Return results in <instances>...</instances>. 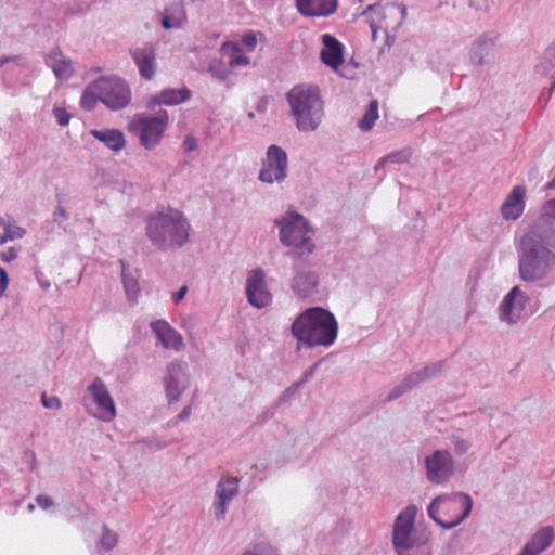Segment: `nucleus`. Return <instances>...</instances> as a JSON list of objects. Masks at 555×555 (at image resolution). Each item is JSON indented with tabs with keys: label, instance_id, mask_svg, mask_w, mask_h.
<instances>
[{
	"label": "nucleus",
	"instance_id": "nucleus-1",
	"mask_svg": "<svg viewBox=\"0 0 555 555\" xmlns=\"http://www.w3.org/2000/svg\"><path fill=\"white\" fill-rule=\"evenodd\" d=\"M518 275L537 283L555 269V198L546 201L539 215L515 236Z\"/></svg>",
	"mask_w": 555,
	"mask_h": 555
},
{
	"label": "nucleus",
	"instance_id": "nucleus-2",
	"mask_svg": "<svg viewBox=\"0 0 555 555\" xmlns=\"http://www.w3.org/2000/svg\"><path fill=\"white\" fill-rule=\"evenodd\" d=\"M191 225L177 209H167L150 215L145 223V235L151 245L160 251L183 247L190 237Z\"/></svg>",
	"mask_w": 555,
	"mask_h": 555
},
{
	"label": "nucleus",
	"instance_id": "nucleus-3",
	"mask_svg": "<svg viewBox=\"0 0 555 555\" xmlns=\"http://www.w3.org/2000/svg\"><path fill=\"white\" fill-rule=\"evenodd\" d=\"M291 331L299 343L308 347H327L337 337L338 324L333 313L321 307H312L295 319Z\"/></svg>",
	"mask_w": 555,
	"mask_h": 555
},
{
	"label": "nucleus",
	"instance_id": "nucleus-4",
	"mask_svg": "<svg viewBox=\"0 0 555 555\" xmlns=\"http://www.w3.org/2000/svg\"><path fill=\"white\" fill-rule=\"evenodd\" d=\"M286 100L299 131L311 132L319 127L324 116V107L317 87L294 86L286 93Z\"/></svg>",
	"mask_w": 555,
	"mask_h": 555
},
{
	"label": "nucleus",
	"instance_id": "nucleus-5",
	"mask_svg": "<svg viewBox=\"0 0 555 555\" xmlns=\"http://www.w3.org/2000/svg\"><path fill=\"white\" fill-rule=\"evenodd\" d=\"M472 508V498L468 494L457 492L435 498L429 504L427 513L440 527L452 529L470 514Z\"/></svg>",
	"mask_w": 555,
	"mask_h": 555
},
{
	"label": "nucleus",
	"instance_id": "nucleus-6",
	"mask_svg": "<svg viewBox=\"0 0 555 555\" xmlns=\"http://www.w3.org/2000/svg\"><path fill=\"white\" fill-rule=\"evenodd\" d=\"M279 228V240L282 245L292 247L291 250L305 251L310 255L315 246L310 236V227L302 215L288 211L283 217L275 219Z\"/></svg>",
	"mask_w": 555,
	"mask_h": 555
},
{
	"label": "nucleus",
	"instance_id": "nucleus-7",
	"mask_svg": "<svg viewBox=\"0 0 555 555\" xmlns=\"http://www.w3.org/2000/svg\"><path fill=\"white\" fill-rule=\"evenodd\" d=\"M168 125V113L159 111L156 116L137 115L129 125V130L138 135L140 144L153 150L162 140Z\"/></svg>",
	"mask_w": 555,
	"mask_h": 555
},
{
	"label": "nucleus",
	"instance_id": "nucleus-8",
	"mask_svg": "<svg viewBox=\"0 0 555 555\" xmlns=\"http://www.w3.org/2000/svg\"><path fill=\"white\" fill-rule=\"evenodd\" d=\"M83 405L90 415L101 421L111 422L116 417L114 400L109 395L107 386L100 377H96L87 387L83 396Z\"/></svg>",
	"mask_w": 555,
	"mask_h": 555
},
{
	"label": "nucleus",
	"instance_id": "nucleus-9",
	"mask_svg": "<svg viewBox=\"0 0 555 555\" xmlns=\"http://www.w3.org/2000/svg\"><path fill=\"white\" fill-rule=\"evenodd\" d=\"M286 256L293 259V272L291 288L300 298H307L317 293L319 274L310 266L306 264L305 251L289 250Z\"/></svg>",
	"mask_w": 555,
	"mask_h": 555
},
{
	"label": "nucleus",
	"instance_id": "nucleus-10",
	"mask_svg": "<svg viewBox=\"0 0 555 555\" xmlns=\"http://www.w3.org/2000/svg\"><path fill=\"white\" fill-rule=\"evenodd\" d=\"M415 513L416 507L410 505L395 520L392 544L398 555H409V551L418 545L414 530Z\"/></svg>",
	"mask_w": 555,
	"mask_h": 555
},
{
	"label": "nucleus",
	"instance_id": "nucleus-11",
	"mask_svg": "<svg viewBox=\"0 0 555 555\" xmlns=\"http://www.w3.org/2000/svg\"><path fill=\"white\" fill-rule=\"evenodd\" d=\"M94 88L99 91V101L111 109L117 111L130 103V89L119 77H100L94 81Z\"/></svg>",
	"mask_w": 555,
	"mask_h": 555
},
{
	"label": "nucleus",
	"instance_id": "nucleus-12",
	"mask_svg": "<svg viewBox=\"0 0 555 555\" xmlns=\"http://www.w3.org/2000/svg\"><path fill=\"white\" fill-rule=\"evenodd\" d=\"M371 11L382 16L378 21H370V28L372 30L373 40H376L378 29H384L385 34L387 35V39H389V31L396 30L399 26H401L406 17V8L404 5L395 3H387L384 7H382L379 3L370 4L363 11L362 15H365Z\"/></svg>",
	"mask_w": 555,
	"mask_h": 555
},
{
	"label": "nucleus",
	"instance_id": "nucleus-13",
	"mask_svg": "<svg viewBox=\"0 0 555 555\" xmlns=\"http://www.w3.org/2000/svg\"><path fill=\"white\" fill-rule=\"evenodd\" d=\"M425 475L430 483H447L455 473V462L450 451L438 449L424 459Z\"/></svg>",
	"mask_w": 555,
	"mask_h": 555
},
{
	"label": "nucleus",
	"instance_id": "nucleus-14",
	"mask_svg": "<svg viewBox=\"0 0 555 555\" xmlns=\"http://www.w3.org/2000/svg\"><path fill=\"white\" fill-rule=\"evenodd\" d=\"M288 158L286 152L279 145L268 147L262 167L259 171V180L266 183H281L287 177Z\"/></svg>",
	"mask_w": 555,
	"mask_h": 555
},
{
	"label": "nucleus",
	"instance_id": "nucleus-15",
	"mask_svg": "<svg viewBox=\"0 0 555 555\" xmlns=\"http://www.w3.org/2000/svg\"><path fill=\"white\" fill-rule=\"evenodd\" d=\"M163 383L168 402L172 403L179 401L190 383L188 364L181 361L170 362L166 367Z\"/></svg>",
	"mask_w": 555,
	"mask_h": 555
},
{
	"label": "nucleus",
	"instance_id": "nucleus-16",
	"mask_svg": "<svg viewBox=\"0 0 555 555\" xmlns=\"http://www.w3.org/2000/svg\"><path fill=\"white\" fill-rule=\"evenodd\" d=\"M498 39L499 36L492 31L478 36L469 47L468 57L470 63L475 66H486L495 63Z\"/></svg>",
	"mask_w": 555,
	"mask_h": 555
},
{
	"label": "nucleus",
	"instance_id": "nucleus-17",
	"mask_svg": "<svg viewBox=\"0 0 555 555\" xmlns=\"http://www.w3.org/2000/svg\"><path fill=\"white\" fill-rule=\"evenodd\" d=\"M240 479L233 476H223L216 485L214 514L217 520H223L229 503L238 494Z\"/></svg>",
	"mask_w": 555,
	"mask_h": 555
},
{
	"label": "nucleus",
	"instance_id": "nucleus-18",
	"mask_svg": "<svg viewBox=\"0 0 555 555\" xmlns=\"http://www.w3.org/2000/svg\"><path fill=\"white\" fill-rule=\"evenodd\" d=\"M264 271L257 268L249 272L246 281V296L248 302L257 308L268 306L272 299L271 293L268 291Z\"/></svg>",
	"mask_w": 555,
	"mask_h": 555
},
{
	"label": "nucleus",
	"instance_id": "nucleus-19",
	"mask_svg": "<svg viewBox=\"0 0 555 555\" xmlns=\"http://www.w3.org/2000/svg\"><path fill=\"white\" fill-rule=\"evenodd\" d=\"M528 300L527 294L519 286H514L500 306V319L511 324L517 322Z\"/></svg>",
	"mask_w": 555,
	"mask_h": 555
},
{
	"label": "nucleus",
	"instance_id": "nucleus-20",
	"mask_svg": "<svg viewBox=\"0 0 555 555\" xmlns=\"http://www.w3.org/2000/svg\"><path fill=\"white\" fill-rule=\"evenodd\" d=\"M130 55L139 69L140 76L151 80L156 73V49L152 43L130 50Z\"/></svg>",
	"mask_w": 555,
	"mask_h": 555
},
{
	"label": "nucleus",
	"instance_id": "nucleus-21",
	"mask_svg": "<svg viewBox=\"0 0 555 555\" xmlns=\"http://www.w3.org/2000/svg\"><path fill=\"white\" fill-rule=\"evenodd\" d=\"M151 328L166 349L180 351L184 347L183 337L167 321L156 320L151 323Z\"/></svg>",
	"mask_w": 555,
	"mask_h": 555
},
{
	"label": "nucleus",
	"instance_id": "nucleus-22",
	"mask_svg": "<svg viewBox=\"0 0 555 555\" xmlns=\"http://www.w3.org/2000/svg\"><path fill=\"white\" fill-rule=\"evenodd\" d=\"M337 5V0H296L298 12L307 17L330 16Z\"/></svg>",
	"mask_w": 555,
	"mask_h": 555
},
{
	"label": "nucleus",
	"instance_id": "nucleus-23",
	"mask_svg": "<svg viewBox=\"0 0 555 555\" xmlns=\"http://www.w3.org/2000/svg\"><path fill=\"white\" fill-rule=\"evenodd\" d=\"M526 189L521 185L513 188L501 206V214L505 220L518 219L525 210Z\"/></svg>",
	"mask_w": 555,
	"mask_h": 555
},
{
	"label": "nucleus",
	"instance_id": "nucleus-24",
	"mask_svg": "<svg viewBox=\"0 0 555 555\" xmlns=\"http://www.w3.org/2000/svg\"><path fill=\"white\" fill-rule=\"evenodd\" d=\"M46 64L49 66L59 80L66 81L74 74L73 62L63 52L55 48L46 56Z\"/></svg>",
	"mask_w": 555,
	"mask_h": 555
},
{
	"label": "nucleus",
	"instance_id": "nucleus-25",
	"mask_svg": "<svg viewBox=\"0 0 555 555\" xmlns=\"http://www.w3.org/2000/svg\"><path fill=\"white\" fill-rule=\"evenodd\" d=\"M323 49L321 51V60L327 66L336 69L344 62L343 44L332 35L324 34L322 36Z\"/></svg>",
	"mask_w": 555,
	"mask_h": 555
},
{
	"label": "nucleus",
	"instance_id": "nucleus-26",
	"mask_svg": "<svg viewBox=\"0 0 555 555\" xmlns=\"http://www.w3.org/2000/svg\"><path fill=\"white\" fill-rule=\"evenodd\" d=\"M90 134L113 152H119L126 145L124 132L115 128L92 129Z\"/></svg>",
	"mask_w": 555,
	"mask_h": 555
},
{
	"label": "nucleus",
	"instance_id": "nucleus-27",
	"mask_svg": "<svg viewBox=\"0 0 555 555\" xmlns=\"http://www.w3.org/2000/svg\"><path fill=\"white\" fill-rule=\"evenodd\" d=\"M190 96L191 91L184 87L181 89H164L153 99L157 104L177 105L188 101Z\"/></svg>",
	"mask_w": 555,
	"mask_h": 555
},
{
	"label": "nucleus",
	"instance_id": "nucleus-28",
	"mask_svg": "<svg viewBox=\"0 0 555 555\" xmlns=\"http://www.w3.org/2000/svg\"><path fill=\"white\" fill-rule=\"evenodd\" d=\"M554 540V530L551 527H544L532 535L525 545L529 546L535 555L545 551Z\"/></svg>",
	"mask_w": 555,
	"mask_h": 555
},
{
	"label": "nucleus",
	"instance_id": "nucleus-29",
	"mask_svg": "<svg viewBox=\"0 0 555 555\" xmlns=\"http://www.w3.org/2000/svg\"><path fill=\"white\" fill-rule=\"evenodd\" d=\"M221 53L230 56L229 66L235 68L238 66H246L250 60L248 56L241 53V48L231 42H224L221 47Z\"/></svg>",
	"mask_w": 555,
	"mask_h": 555
},
{
	"label": "nucleus",
	"instance_id": "nucleus-30",
	"mask_svg": "<svg viewBox=\"0 0 555 555\" xmlns=\"http://www.w3.org/2000/svg\"><path fill=\"white\" fill-rule=\"evenodd\" d=\"M121 264V279L126 295L129 301L135 302L140 294L139 282L132 274L126 270L125 261L120 260Z\"/></svg>",
	"mask_w": 555,
	"mask_h": 555
},
{
	"label": "nucleus",
	"instance_id": "nucleus-31",
	"mask_svg": "<svg viewBox=\"0 0 555 555\" xmlns=\"http://www.w3.org/2000/svg\"><path fill=\"white\" fill-rule=\"evenodd\" d=\"M553 67H555V46L548 47L543 52L535 65V73L544 76L547 75Z\"/></svg>",
	"mask_w": 555,
	"mask_h": 555
},
{
	"label": "nucleus",
	"instance_id": "nucleus-32",
	"mask_svg": "<svg viewBox=\"0 0 555 555\" xmlns=\"http://www.w3.org/2000/svg\"><path fill=\"white\" fill-rule=\"evenodd\" d=\"M377 118L378 103L376 100H374L369 104L363 117L359 119L358 126L362 131H369L373 128Z\"/></svg>",
	"mask_w": 555,
	"mask_h": 555
},
{
	"label": "nucleus",
	"instance_id": "nucleus-33",
	"mask_svg": "<svg viewBox=\"0 0 555 555\" xmlns=\"http://www.w3.org/2000/svg\"><path fill=\"white\" fill-rule=\"evenodd\" d=\"M208 72L210 75L220 80L224 81L231 75L230 66L224 64L221 60H212L209 62Z\"/></svg>",
	"mask_w": 555,
	"mask_h": 555
},
{
	"label": "nucleus",
	"instance_id": "nucleus-34",
	"mask_svg": "<svg viewBox=\"0 0 555 555\" xmlns=\"http://www.w3.org/2000/svg\"><path fill=\"white\" fill-rule=\"evenodd\" d=\"M99 100V91L94 88V81L88 86L80 99V105L88 111L94 108Z\"/></svg>",
	"mask_w": 555,
	"mask_h": 555
},
{
	"label": "nucleus",
	"instance_id": "nucleus-35",
	"mask_svg": "<svg viewBox=\"0 0 555 555\" xmlns=\"http://www.w3.org/2000/svg\"><path fill=\"white\" fill-rule=\"evenodd\" d=\"M118 543V535L116 532L112 531L106 525L102 527V535L100 540L101 546L106 550H113Z\"/></svg>",
	"mask_w": 555,
	"mask_h": 555
},
{
	"label": "nucleus",
	"instance_id": "nucleus-36",
	"mask_svg": "<svg viewBox=\"0 0 555 555\" xmlns=\"http://www.w3.org/2000/svg\"><path fill=\"white\" fill-rule=\"evenodd\" d=\"M413 388V385L409 382L408 377H405L399 385L392 388L385 399V402L393 401Z\"/></svg>",
	"mask_w": 555,
	"mask_h": 555
},
{
	"label": "nucleus",
	"instance_id": "nucleus-37",
	"mask_svg": "<svg viewBox=\"0 0 555 555\" xmlns=\"http://www.w3.org/2000/svg\"><path fill=\"white\" fill-rule=\"evenodd\" d=\"M450 441L453 446V451L457 456L464 455L472 447V443L468 440L459 435H452L450 437Z\"/></svg>",
	"mask_w": 555,
	"mask_h": 555
},
{
	"label": "nucleus",
	"instance_id": "nucleus-38",
	"mask_svg": "<svg viewBox=\"0 0 555 555\" xmlns=\"http://www.w3.org/2000/svg\"><path fill=\"white\" fill-rule=\"evenodd\" d=\"M410 156H411V154L408 151H398V152L390 153L378 160L376 168H378L379 166H382L383 164L388 163V162L398 163V164L405 163L409 160Z\"/></svg>",
	"mask_w": 555,
	"mask_h": 555
},
{
	"label": "nucleus",
	"instance_id": "nucleus-39",
	"mask_svg": "<svg viewBox=\"0 0 555 555\" xmlns=\"http://www.w3.org/2000/svg\"><path fill=\"white\" fill-rule=\"evenodd\" d=\"M25 234V230L16 225H8L4 228L3 235L0 236V244H4L8 241L22 238Z\"/></svg>",
	"mask_w": 555,
	"mask_h": 555
},
{
	"label": "nucleus",
	"instance_id": "nucleus-40",
	"mask_svg": "<svg viewBox=\"0 0 555 555\" xmlns=\"http://www.w3.org/2000/svg\"><path fill=\"white\" fill-rule=\"evenodd\" d=\"M444 361H438L434 364L427 365L423 367V373L426 374V377L428 379L436 378L441 375L443 369H444Z\"/></svg>",
	"mask_w": 555,
	"mask_h": 555
},
{
	"label": "nucleus",
	"instance_id": "nucleus-41",
	"mask_svg": "<svg viewBox=\"0 0 555 555\" xmlns=\"http://www.w3.org/2000/svg\"><path fill=\"white\" fill-rule=\"evenodd\" d=\"M166 15L170 17L172 22H176L179 20V27L183 24V21L185 20V12L180 4H176L175 7L168 8L166 10Z\"/></svg>",
	"mask_w": 555,
	"mask_h": 555
},
{
	"label": "nucleus",
	"instance_id": "nucleus-42",
	"mask_svg": "<svg viewBox=\"0 0 555 555\" xmlns=\"http://www.w3.org/2000/svg\"><path fill=\"white\" fill-rule=\"evenodd\" d=\"M243 555H274L273 548L268 544H256Z\"/></svg>",
	"mask_w": 555,
	"mask_h": 555
},
{
	"label": "nucleus",
	"instance_id": "nucleus-43",
	"mask_svg": "<svg viewBox=\"0 0 555 555\" xmlns=\"http://www.w3.org/2000/svg\"><path fill=\"white\" fill-rule=\"evenodd\" d=\"M53 115L60 126H66L70 120V115L63 107L54 106Z\"/></svg>",
	"mask_w": 555,
	"mask_h": 555
},
{
	"label": "nucleus",
	"instance_id": "nucleus-44",
	"mask_svg": "<svg viewBox=\"0 0 555 555\" xmlns=\"http://www.w3.org/2000/svg\"><path fill=\"white\" fill-rule=\"evenodd\" d=\"M41 402L42 405L47 409L59 410L62 405L61 400L57 397H48L44 392L41 396Z\"/></svg>",
	"mask_w": 555,
	"mask_h": 555
},
{
	"label": "nucleus",
	"instance_id": "nucleus-45",
	"mask_svg": "<svg viewBox=\"0 0 555 555\" xmlns=\"http://www.w3.org/2000/svg\"><path fill=\"white\" fill-rule=\"evenodd\" d=\"M406 377H408L409 382L413 385V387H416L418 384H421L423 382L429 380L426 377V374L423 373V369L409 374Z\"/></svg>",
	"mask_w": 555,
	"mask_h": 555
},
{
	"label": "nucleus",
	"instance_id": "nucleus-46",
	"mask_svg": "<svg viewBox=\"0 0 555 555\" xmlns=\"http://www.w3.org/2000/svg\"><path fill=\"white\" fill-rule=\"evenodd\" d=\"M68 218H69L68 212L65 210V208H64V207H62L61 205H59V206L55 208L54 212H53V221H54L55 223H57L59 225H61V224H62V222H64V221L68 220Z\"/></svg>",
	"mask_w": 555,
	"mask_h": 555
},
{
	"label": "nucleus",
	"instance_id": "nucleus-47",
	"mask_svg": "<svg viewBox=\"0 0 555 555\" xmlns=\"http://www.w3.org/2000/svg\"><path fill=\"white\" fill-rule=\"evenodd\" d=\"M24 461L29 464V469L35 472L37 469L36 454L33 450L26 449L24 451Z\"/></svg>",
	"mask_w": 555,
	"mask_h": 555
},
{
	"label": "nucleus",
	"instance_id": "nucleus-48",
	"mask_svg": "<svg viewBox=\"0 0 555 555\" xmlns=\"http://www.w3.org/2000/svg\"><path fill=\"white\" fill-rule=\"evenodd\" d=\"M36 502L42 509H48L49 507L53 506V504H54L53 500L50 496L44 495V494L37 495Z\"/></svg>",
	"mask_w": 555,
	"mask_h": 555
},
{
	"label": "nucleus",
	"instance_id": "nucleus-49",
	"mask_svg": "<svg viewBox=\"0 0 555 555\" xmlns=\"http://www.w3.org/2000/svg\"><path fill=\"white\" fill-rule=\"evenodd\" d=\"M9 285V275L4 268L0 267V297H2L4 291Z\"/></svg>",
	"mask_w": 555,
	"mask_h": 555
},
{
	"label": "nucleus",
	"instance_id": "nucleus-50",
	"mask_svg": "<svg viewBox=\"0 0 555 555\" xmlns=\"http://www.w3.org/2000/svg\"><path fill=\"white\" fill-rule=\"evenodd\" d=\"M197 147V140L194 137H186L183 141V149L185 152H192Z\"/></svg>",
	"mask_w": 555,
	"mask_h": 555
},
{
	"label": "nucleus",
	"instance_id": "nucleus-51",
	"mask_svg": "<svg viewBox=\"0 0 555 555\" xmlns=\"http://www.w3.org/2000/svg\"><path fill=\"white\" fill-rule=\"evenodd\" d=\"M318 365L319 363L315 362L314 364L310 365L307 370H305L300 379L304 383H307L314 375Z\"/></svg>",
	"mask_w": 555,
	"mask_h": 555
},
{
	"label": "nucleus",
	"instance_id": "nucleus-52",
	"mask_svg": "<svg viewBox=\"0 0 555 555\" xmlns=\"http://www.w3.org/2000/svg\"><path fill=\"white\" fill-rule=\"evenodd\" d=\"M17 253L14 248H9L7 251H3L1 254V260L4 262H11L12 260L16 259Z\"/></svg>",
	"mask_w": 555,
	"mask_h": 555
},
{
	"label": "nucleus",
	"instance_id": "nucleus-53",
	"mask_svg": "<svg viewBox=\"0 0 555 555\" xmlns=\"http://www.w3.org/2000/svg\"><path fill=\"white\" fill-rule=\"evenodd\" d=\"M162 26L165 28V29H171V28H179V20H177L176 22H172L170 20V17H168L167 15H165L162 20Z\"/></svg>",
	"mask_w": 555,
	"mask_h": 555
},
{
	"label": "nucleus",
	"instance_id": "nucleus-54",
	"mask_svg": "<svg viewBox=\"0 0 555 555\" xmlns=\"http://www.w3.org/2000/svg\"><path fill=\"white\" fill-rule=\"evenodd\" d=\"M268 104H269V98L268 96H262L260 98L257 103H256V109L259 112V113H264L267 111V107H268Z\"/></svg>",
	"mask_w": 555,
	"mask_h": 555
},
{
	"label": "nucleus",
	"instance_id": "nucleus-55",
	"mask_svg": "<svg viewBox=\"0 0 555 555\" xmlns=\"http://www.w3.org/2000/svg\"><path fill=\"white\" fill-rule=\"evenodd\" d=\"M243 42L246 46L254 48L256 46V42H257L255 34L254 33L245 34L244 37H243Z\"/></svg>",
	"mask_w": 555,
	"mask_h": 555
},
{
	"label": "nucleus",
	"instance_id": "nucleus-56",
	"mask_svg": "<svg viewBox=\"0 0 555 555\" xmlns=\"http://www.w3.org/2000/svg\"><path fill=\"white\" fill-rule=\"evenodd\" d=\"M188 293V286H182L178 292L172 295V300L177 304L181 301Z\"/></svg>",
	"mask_w": 555,
	"mask_h": 555
},
{
	"label": "nucleus",
	"instance_id": "nucleus-57",
	"mask_svg": "<svg viewBox=\"0 0 555 555\" xmlns=\"http://www.w3.org/2000/svg\"><path fill=\"white\" fill-rule=\"evenodd\" d=\"M191 412H192V405L189 404L178 414L177 420L178 421L186 420L190 416Z\"/></svg>",
	"mask_w": 555,
	"mask_h": 555
},
{
	"label": "nucleus",
	"instance_id": "nucleus-58",
	"mask_svg": "<svg viewBox=\"0 0 555 555\" xmlns=\"http://www.w3.org/2000/svg\"><path fill=\"white\" fill-rule=\"evenodd\" d=\"M274 415V412L273 411H270V410H266L264 412H262L259 416H258V422L259 423H264L267 422V420L273 417Z\"/></svg>",
	"mask_w": 555,
	"mask_h": 555
},
{
	"label": "nucleus",
	"instance_id": "nucleus-59",
	"mask_svg": "<svg viewBox=\"0 0 555 555\" xmlns=\"http://www.w3.org/2000/svg\"><path fill=\"white\" fill-rule=\"evenodd\" d=\"M305 383L300 379L296 383H294L289 388H287V391L291 393H294L297 391Z\"/></svg>",
	"mask_w": 555,
	"mask_h": 555
},
{
	"label": "nucleus",
	"instance_id": "nucleus-60",
	"mask_svg": "<svg viewBox=\"0 0 555 555\" xmlns=\"http://www.w3.org/2000/svg\"><path fill=\"white\" fill-rule=\"evenodd\" d=\"M518 555H535V554L531 550H529V546L525 545Z\"/></svg>",
	"mask_w": 555,
	"mask_h": 555
},
{
	"label": "nucleus",
	"instance_id": "nucleus-61",
	"mask_svg": "<svg viewBox=\"0 0 555 555\" xmlns=\"http://www.w3.org/2000/svg\"><path fill=\"white\" fill-rule=\"evenodd\" d=\"M288 391L286 390L285 392H283V395L279 398V403H282V402H285L288 398Z\"/></svg>",
	"mask_w": 555,
	"mask_h": 555
},
{
	"label": "nucleus",
	"instance_id": "nucleus-62",
	"mask_svg": "<svg viewBox=\"0 0 555 555\" xmlns=\"http://www.w3.org/2000/svg\"><path fill=\"white\" fill-rule=\"evenodd\" d=\"M15 59H16V57H14V60H15ZM11 60H13V57H8V56H3V57H1V59H0V67H1L2 65H4L5 63L10 62Z\"/></svg>",
	"mask_w": 555,
	"mask_h": 555
},
{
	"label": "nucleus",
	"instance_id": "nucleus-63",
	"mask_svg": "<svg viewBox=\"0 0 555 555\" xmlns=\"http://www.w3.org/2000/svg\"><path fill=\"white\" fill-rule=\"evenodd\" d=\"M546 186L548 189H555V178L552 181H550Z\"/></svg>",
	"mask_w": 555,
	"mask_h": 555
},
{
	"label": "nucleus",
	"instance_id": "nucleus-64",
	"mask_svg": "<svg viewBox=\"0 0 555 555\" xmlns=\"http://www.w3.org/2000/svg\"><path fill=\"white\" fill-rule=\"evenodd\" d=\"M554 88H555V79L553 80V82H552V85H551V88H550V90H548V94H551V93H552V91L554 90Z\"/></svg>",
	"mask_w": 555,
	"mask_h": 555
}]
</instances>
